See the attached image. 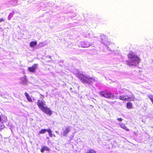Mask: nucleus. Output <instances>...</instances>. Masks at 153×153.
<instances>
[{"label":"nucleus","mask_w":153,"mask_h":153,"mask_svg":"<svg viewBox=\"0 0 153 153\" xmlns=\"http://www.w3.org/2000/svg\"><path fill=\"white\" fill-rule=\"evenodd\" d=\"M45 150L49 151L50 150V149L48 147L46 146H43L40 149L41 152L43 153Z\"/></svg>","instance_id":"11"},{"label":"nucleus","mask_w":153,"mask_h":153,"mask_svg":"<svg viewBox=\"0 0 153 153\" xmlns=\"http://www.w3.org/2000/svg\"><path fill=\"white\" fill-rule=\"evenodd\" d=\"M48 132L50 137H52L53 134L52 133V131L50 129L48 128L47 129H42L39 132V134H43L46 132Z\"/></svg>","instance_id":"4"},{"label":"nucleus","mask_w":153,"mask_h":153,"mask_svg":"<svg viewBox=\"0 0 153 153\" xmlns=\"http://www.w3.org/2000/svg\"><path fill=\"white\" fill-rule=\"evenodd\" d=\"M43 112L49 115H51L52 114V111L48 107L45 106L41 110Z\"/></svg>","instance_id":"5"},{"label":"nucleus","mask_w":153,"mask_h":153,"mask_svg":"<svg viewBox=\"0 0 153 153\" xmlns=\"http://www.w3.org/2000/svg\"><path fill=\"white\" fill-rule=\"evenodd\" d=\"M127 56L130 60L126 61V64L129 66H135L140 63V58L134 53L131 51L128 54Z\"/></svg>","instance_id":"1"},{"label":"nucleus","mask_w":153,"mask_h":153,"mask_svg":"<svg viewBox=\"0 0 153 153\" xmlns=\"http://www.w3.org/2000/svg\"><path fill=\"white\" fill-rule=\"evenodd\" d=\"M37 104L39 108L41 110L45 107L44 105L45 104L42 100H38L37 101Z\"/></svg>","instance_id":"8"},{"label":"nucleus","mask_w":153,"mask_h":153,"mask_svg":"<svg viewBox=\"0 0 153 153\" xmlns=\"http://www.w3.org/2000/svg\"><path fill=\"white\" fill-rule=\"evenodd\" d=\"M49 58H50V59H51V56H49Z\"/></svg>","instance_id":"22"},{"label":"nucleus","mask_w":153,"mask_h":153,"mask_svg":"<svg viewBox=\"0 0 153 153\" xmlns=\"http://www.w3.org/2000/svg\"><path fill=\"white\" fill-rule=\"evenodd\" d=\"M70 131V129L69 127H65V129L63 132V134L64 136H66Z\"/></svg>","instance_id":"10"},{"label":"nucleus","mask_w":153,"mask_h":153,"mask_svg":"<svg viewBox=\"0 0 153 153\" xmlns=\"http://www.w3.org/2000/svg\"><path fill=\"white\" fill-rule=\"evenodd\" d=\"M37 44V42L35 41H31L30 43V45L31 47H33L35 45H36Z\"/></svg>","instance_id":"15"},{"label":"nucleus","mask_w":153,"mask_h":153,"mask_svg":"<svg viewBox=\"0 0 153 153\" xmlns=\"http://www.w3.org/2000/svg\"><path fill=\"white\" fill-rule=\"evenodd\" d=\"M86 80L87 82L85 83L90 84L92 82L95 81V79L93 77H87Z\"/></svg>","instance_id":"9"},{"label":"nucleus","mask_w":153,"mask_h":153,"mask_svg":"<svg viewBox=\"0 0 153 153\" xmlns=\"http://www.w3.org/2000/svg\"><path fill=\"white\" fill-rule=\"evenodd\" d=\"M117 120L120 122H121L122 120L121 118H117Z\"/></svg>","instance_id":"19"},{"label":"nucleus","mask_w":153,"mask_h":153,"mask_svg":"<svg viewBox=\"0 0 153 153\" xmlns=\"http://www.w3.org/2000/svg\"><path fill=\"white\" fill-rule=\"evenodd\" d=\"M148 96L149 98L152 103L153 104V96L152 95H149Z\"/></svg>","instance_id":"17"},{"label":"nucleus","mask_w":153,"mask_h":153,"mask_svg":"<svg viewBox=\"0 0 153 153\" xmlns=\"http://www.w3.org/2000/svg\"><path fill=\"white\" fill-rule=\"evenodd\" d=\"M4 21V19L3 18H1L0 19V22Z\"/></svg>","instance_id":"18"},{"label":"nucleus","mask_w":153,"mask_h":153,"mask_svg":"<svg viewBox=\"0 0 153 153\" xmlns=\"http://www.w3.org/2000/svg\"><path fill=\"white\" fill-rule=\"evenodd\" d=\"M38 66V64H34L32 66L29 67L28 69L30 72L34 73L36 71Z\"/></svg>","instance_id":"7"},{"label":"nucleus","mask_w":153,"mask_h":153,"mask_svg":"<svg viewBox=\"0 0 153 153\" xmlns=\"http://www.w3.org/2000/svg\"><path fill=\"white\" fill-rule=\"evenodd\" d=\"M100 94L105 97L113 100L114 99V95L110 92L107 90L102 91L100 92Z\"/></svg>","instance_id":"2"},{"label":"nucleus","mask_w":153,"mask_h":153,"mask_svg":"<svg viewBox=\"0 0 153 153\" xmlns=\"http://www.w3.org/2000/svg\"><path fill=\"white\" fill-rule=\"evenodd\" d=\"M25 95L28 101L30 102L32 101V99L29 96L27 92H25Z\"/></svg>","instance_id":"14"},{"label":"nucleus","mask_w":153,"mask_h":153,"mask_svg":"<svg viewBox=\"0 0 153 153\" xmlns=\"http://www.w3.org/2000/svg\"><path fill=\"white\" fill-rule=\"evenodd\" d=\"M1 120V116L0 115V122Z\"/></svg>","instance_id":"21"},{"label":"nucleus","mask_w":153,"mask_h":153,"mask_svg":"<svg viewBox=\"0 0 153 153\" xmlns=\"http://www.w3.org/2000/svg\"><path fill=\"white\" fill-rule=\"evenodd\" d=\"M25 82L24 83H27L26 79V78H25Z\"/></svg>","instance_id":"20"},{"label":"nucleus","mask_w":153,"mask_h":153,"mask_svg":"<svg viewBox=\"0 0 153 153\" xmlns=\"http://www.w3.org/2000/svg\"><path fill=\"white\" fill-rule=\"evenodd\" d=\"M120 126L122 128L125 129L127 131H128L130 130L129 129L125 126V125L123 123H121L120 124Z\"/></svg>","instance_id":"12"},{"label":"nucleus","mask_w":153,"mask_h":153,"mask_svg":"<svg viewBox=\"0 0 153 153\" xmlns=\"http://www.w3.org/2000/svg\"><path fill=\"white\" fill-rule=\"evenodd\" d=\"M77 77L79 78L80 80L84 83H85L87 82L86 81L87 76H86L82 74H79L77 75Z\"/></svg>","instance_id":"6"},{"label":"nucleus","mask_w":153,"mask_h":153,"mask_svg":"<svg viewBox=\"0 0 153 153\" xmlns=\"http://www.w3.org/2000/svg\"><path fill=\"white\" fill-rule=\"evenodd\" d=\"M130 96H128L121 95L119 96V99L123 101H133L134 100L135 97L134 96L132 93Z\"/></svg>","instance_id":"3"},{"label":"nucleus","mask_w":153,"mask_h":153,"mask_svg":"<svg viewBox=\"0 0 153 153\" xmlns=\"http://www.w3.org/2000/svg\"><path fill=\"white\" fill-rule=\"evenodd\" d=\"M86 153H96V152L94 150L92 149H90Z\"/></svg>","instance_id":"16"},{"label":"nucleus","mask_w":153,"mask_h":153,"mask_svg":"<svg viewBox=\"0 0 153 153\" xmlns=\"http://www.w3.org/2000/svg\"><path fill=\"white\" fill-rule=\"evenodd\" d=\"M126 107L128 109L133 108V104L130 102H128L126 103Z\"/></svg>","instance_id":"13"}]
</instances>
